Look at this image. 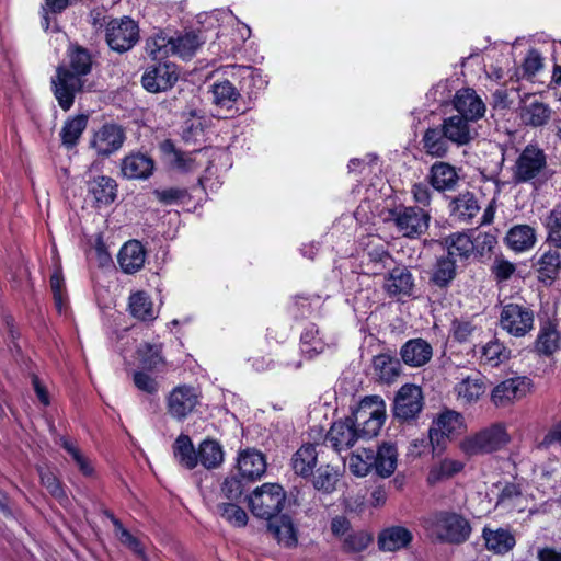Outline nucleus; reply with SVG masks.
I'll return each mask as SVG.
<instances>
[{"label": "nucleus", "mask_w": 561, "mask_h": 561, "mask_svg": "<svg viewBox=\"0 0 561 561\" xmlns=\"http://www.w3.org/2000/svg\"><path fill=\"white\" fill-rule=\"evenodd\" d=\"M560 249H549L538 261L539 272L548 278H556L561 268Z\"/></svg>", "instance_id": "nucleus-57"}, {"label": "nucleus", "mask_w": 561, "mask_h": 561, "mask_svg": "<svg viewBox=\"0 0 561 561\" xmlns=\"http://www.w3.org/2000/svg\"><path fill=\"white\" fill-rule=\"evenodd\" d=\"M449 209L454 221L467 224L479 213L480 206L472 193L465 192L450 202Z\"/></svg>", "instance_id": "nucleus-33"}, {"label": "nucleus", "mask_w": 561, "mask_h": 561, "mask_svg": "<svg viewBox=\"0 0 561 561\" xmlns=\"http://www.w3.org/2000/svg\"><path fill=\"white\" fill-rule=\"evenodd\" d=\"M331 344H333V340H328L323 334H321L316 324H309L306 327L300 337L301 353L307 355L309 358L323 353Z\"/></svg>", "instance_id": "nucleus-35"}, {"label": "nucleus", "mask_w": 561, "mask_h": 561, "mask_svg": "<svg viewBox=\"0 0 561 561\" xmlns=\"http://www.w3.org/2000/svg\"><path fill=\"white\" fill-rule=\"evenodd\" d=\"M87 123L88 117L85 115H78L68 119L60 131L62 144L67 147H73L87 128Z\"/></svg>", "instance_id": "nucleus-52"}, {"label": "nucleus", "mask_w": 561, "mask_h": 561, "mask_svg": "<svg viewBox=\"0 0 561 561\" xmlns=\"http://www.w3.org/2000/svg\"><path fill=\"white\" fill-rule=\"evenodd\" d=\"M413 539L412 533L402 526H391L383 529L378 536L380 550L394 552L407 548Z\"/></svg>", "instance_id": "nucleus-30"}, {"label": "nucleus", "mask_w": 561, "mask_h": 561, "mask_svg": "<svg viewBox=\"0 0 561 561\" xmlns=\"http://www.w3.org/2000/svg\"><path fill=\"white\" fill-rule=\"evenodd\" d=\"M442 127L447 138L458 147L468 145L478 136L477 123L457 114L446 117Z\"/></svg>", "instance_id": "nucleus-21"}, {"label": "nucleus", "mask_w": 561, "mask_h": 561, "mask_svg": "<svg viewBox=\"0 0 561 561\" xmlns=\"http://www.w3.org/2000/svg\"><path fill=\"white\" fill-rule=\"evenodd\" d=\"M386 416L385 401L378 396H370L360 400L348 419L363 438H371L381 430Z\"/></svg>", "instance_id": "nucleus-4"}, {"label": "nucleus", "mask_w": 561, "mask_h": 561, "mask_svg": "<svg viewBox=\"0 0 561 561\" xmlns=\"http://www.w3.org/2000/svg\"><path fill=\"white\" fill-rule=\"evenodd\" d=\"M137 359L144 369L158 370L163 365L161 346L150 343L140 344L137 348Z\"/></svg>", "instance_id": "nucleus-48"}, {"label": "nucleus", "mask_w": 561, "mask_h": 561, "mask_svg": "<svg viewBox=\"0 0 561 561\" xmlns=\"http://www.w3.org/2000/svg\"><path fill=\"white\" fill-rule=\"evenodd\" d=\"M225 75L238 81L240 93H244L250 100L265 89L267 81L259 69L249 66L231 65L226 67Z\"/></svg>", "instance_id": "nucleus-13"}, {"label": "nucleus", "mask_w": 561, "mask_h": 561, "mask_svg": "<svg viewBox=\"0 0 561 561\" xmlns=\"http://www.w3.org/2000/svg\"><path fill=\"white\" fill-rule=\"evenodd\" d=\"M547 230V242L553 248L561 249V204H558L547 215L543 221Z\"/></svg>", "instance_id": "nucleus-53"}, {"label": "nucleus", "mask_w": 561, "mask_h": 561, "mask_svg": "<svg viewBox=\"0 0 561 561\" xmlns=\"http://www.w3.org/2000/svg\"><path fill=\"white\" fill-rule=\"evenodd\" d=\"M483 538L485 540L486 548L495 553H505L515 545L513 535L503 528H497L495 530L484 528Z\"/></svg>", "instance_id": "nucleus-43"}, {"label": "nucleus", "mask_w": 561, "mask_h": 561, "mask_svg": "<svg viewBox=\"0 0 561 561\" xmlns=\"http://www.w3.org/2000/svg\"><path fill=\"white\" fill-rule=\"evenodd\" d=\"M447 256L455 259L458 256L460 260L467 261L474 250L472 239L466 233H456L448 239Z\"/></svg>", "instance_id": "nucleus-49"}, {"label": "nucleus", "mask_w": 561, "mask_h": 561, "mask_svg": "<svg viewBox=\"0 0 561 561\" xmlns=\"http://www.w3.org/2000/svg\"><path fill=\"white\" fill-rule=\"evenodd\" d=\"M216 512L224 519L236 527H243L248 523V515L245 511L233 502L217 504Z\"/></svg>", "instance_id": "nucleus-58"}, {"label": "nucleus", "mask_w": 561, "mask_h": 561, "mask_svg": "<svg viewBox=\"0 0 561 561\" xmlns=\"http://www.w3.org/2000/svg\"><path fill=\"white\" fill-rule=\"evenodd\" d=\"M400 358L403 364L412 368L425 366L433 356L432 345L421 337L407 341L400 348Z\"/></svg>", "instance_id": "nucleus-24"}, {"label": "nucleus", "mask_w": 561, "mask_h": 561, "mask_svg": "<svg viewBox=\"0 0 561 561\" xmlns=\"http://www.w3.org/2000/svg\"><path fill=\"white\" fill-rule=\"evenodd\" d=\"M374 465V450L364 448L360 451L353 453L348 459L350 470L358 476L365 477L373 469Z\"/></svg>", "instance_id": "nucleus-55"}, {"label": "nucleus", "mask_w": 561, "mask_h": 561, "mask_svg": "<svg viewBox=\"0 0 561 561\" xmlns=\"http://www.w3.org/2000/svg\"><path fill=\"white\" fill-rule=\"evenodd\" d=\"M463 416L453 410L442 412L430 428V440L439 445L444 438H450L463 430Z\"/></svg>", "instance_id": "nucleus-22"}, {"label": "nucleus", "mask_w": 561, "mask_h": 561, "mask_svg": "<svg viewBox=\"0 0 561 561\" xmlns=\"http://www.w3.org/2000/svg\"><path fill=\"white\" fill-rule=\"evenodd\" d=\"M174 457L187 469H193L197 465V454L194 449L191 438L181 434L173 445Z\"/></svg>", "instance_id": "nucleus-47"}, {"label": "nucleus", "mask_w": 561, "mask_h": 561, "mask_svg": "<svg viewBox=\"0 0 561 561\" xmlns=\"http://www.w3.org/2000/svg\"><path fill=\"white\" fill-rule=\"evenodd\" d=\"M485 378L480 373L460 376L454 387L457 400L463 405L476 403L485 392Z\"/></svg>", "instance_id": "nucleus-25"}, {"label": "nucleus", "mask_w": 561, "mask_h": 561, "mask_svg": "<svg viewBox=\"0 0 561 561\" xmlns=\"http://www.w3.org/2000/svg\"><path fill=\"white\" fill-rule=\"evenodd\" d=\"M112 520L115 526V534L119 541L133 550L137 556L144 558V542L124 528L118 519L113 517Z\"/></svg>", "instance_id": "nucleus-61"}, {"label": "nucleus", "mask_w": 561, "mask_h": 561, "mask_svg": "<svg viewBox=\"0 0 561 561\" xmlns=\"http://www.w3.org/2000/svg\"><path fill=\"white\" fill-rule=\"evenodd\" d=\"M202 43H204L202 35L193 32L179 35L178 37H172V55H176L184 59L190 58L195 54Z\"/></svg>", "instance_id": "nucleus-45"}, {"label": "nucleus", "mask_w": 561, "mask_h": 561, "mask_svg": "<svg viewBox=\"0 0 561 561\" xmlns=\"http://www.w3.org/2000/svg\"><path fill=\"white\" fill-rule=\"evenodd\" d=\"M165 147L170 148L168 152L169 163L174 170L183 173L195 172L204 165L206 171L209 170L215 153L209 148H203L194 152H182L176 150L171 144H165Z\"/></svg>", "instance_id": "nucleus-11"}, {"label": "nucleus", "mask_w": 561, "mask_h": 561, "mask_svg": "<svg viewBox=\"0 0 561 561\" xmlns=\"http://www.w3.org/2000/svg\"><path fill=\"white\" fill-rule=\"evenodd\" d=\"M172 37L163 33L150 36L146 42V50L154 60L163 59L172 55Z\"/></svg>", "instance_id": "nucleus-54"}, {"label": "nucleus", "mask_w": 561, "mask_h": 561, "mask_svg": "<svg viewBox=\"0 0 561 561\" xmlns=\"http://www.w3.org/2000/svg\"><path fill=\"white\" fill-rule=\"evenodd\" d=\"M50 288L53 291L55 307L58 312L61 313L66 310L67 296L64 289V279L58 273L51 275Z\"/></svg>", "instance_id": "nucleus-63"}, {"label": "nucleus", "mask_w": 561, "mask_h": 561, "mask_svg": "<svg viewBox=\"0 0 561 561\" xmlns=\"http://www.w3.org/2000/svg\"><path fill=\"white\" fill-rule=\"evenodd\" d=\"M531 388L533 381L526 376L508 378L492 390L491 400L496 407H506L525 398Z\"/></svg>", "instance_id": "nucleus-12"}, {"label": "nucleus", "mask_w": 561, "mask_h": 561, "mask_svg": "<svg viewBox=\"0 0 561 561\" xmlns=\"http://www.w3.org/2000/svg\"><path fill=\"white\" fill-rule=\"evenodd\" d=\"M398 451L394 445L383 443L378 450L374 451V465L376 472L380 477H390L397 467Z\"/></svg>", "instance_id": "nucleus-39"}, {"label": "nucleus", "mask_w": 561, "mask_h": 561, "mask_svg": "<svg viewBox=\"0 0 561 561\" xmlns=\"http://www.w3.org/2000/svg\"><path fill=\"white\" fill-rule=\"evenodd\" d=\"M92 66L93 57L87 48L79 45L69 47L65 64L57 68L51 79L54 95L64 111L70 110L76 95L84 91Z\"/></svg>", "instance_id": "nucleus-1"}, {"label": "nucleus", "mask_w": 561, "mask_h": 561, "mask_svg": "<svg viewBox=\"0 0 561 561\" xmlns=\"http://www.w3.org/2000/svg\"><path fill=\"white\" fill-rule=\"evenodd\" d=\"M318 461V450L314 444L302 445L291 457L290 466L295 474L309 479L311 478Z\"/></svg>", "instance_id": "nucleus-32"}, {"label": "nucleus", "mask_w": 561, "mask_h": 561, "mask_svg": "<svg viewBox=\"0 0 561 561\" xmlns=\"http://www.w3.org/2000/svg\"><path fill=\"white\" fill-rule=\"evenodd\" d=\"M523 500L519 488L513 483L506 484L499 494L497 505L510 508H520V502Z\"/></svg>", "instance_id": "nucleus-62"}, {"label": "nucleus", "mask_w": 561, "mask_h": 561, "mask_svg": "<svg viewBox=\"0 0 561 561\" xmlns=\"http://www.w3.org/2000/svg\"><path fill=\"white\" fill-rule=\"evenodd\" d=\"M358 438H363V435L346 416L332 424L325 436V443L340 454L352 448Z\"/></svg>", "instance_id": "nucleus-20"}, {"label": "nucleus", "mask_w": 561, "mask_h": 561, "mask_svg": "<svg viewBox=\"0 0 561 561\" xmlns=\"http://www.w3.org/2000/svg\"><path fill=\"white\" fill-rule=\"evenodd\" d=\"M179 78V71L172 62H159L148 67L142 76V87L151 92L158 93L170 89Z\"/></svg>", "instance_id": "nucleus-15"}, {"label": "nucleus", "mask_w": 561, "mask_h": 561, "mask_svg": "<svg viewBox=\"0 0 561 561\" xmlns=\"http://www.w3.org/2000/svg\"><path fill=\"white\" fill-rule=\"evenodd\" d=\"M105 39L111 49L124 53L139 39V27L130 18L112 19L105 30Z\"/></svg>", "instance_id": "nucleus-9"}, {"label": "nucleus", "mask_w": 561, "mask_h": 561, "mask_svg": "<svg viewBox=\"0 0 561 561\" xmlns=\"http://www.w3.org/2000/svg\"><path fill=\"white\" fill-rule=\"evenodd\" d=\"M88 192L98 206L112 204L117 196L116 181L110 176L100 175L88 182Z\"/></svg>", "instance_id": "nucleus-31"}, {"label": "nucleus", "mask_w": 561, "mask_h": 561, "mask_svg": "<svg viewBox=\"0 0 561 561\" xmlns=\"http://www.w3.org/2000/svg\"><path fill=\"white\" fill-rule=\"evenodd\" d=\"M414 280L411 272L405 266H396L391 268L389 276L385 280V288L389 295H412Z\"/></svg>", "instance_id": "nucleus-37"}, {"label": "nucleus", "mask_w": 561, "mask_h": 561, "mask_svg": "<svg viewBox=\"0 0 561 561\" xmlns=\"http://www.w3.org/2000/svg\"><path fill=\"white\" fill-rule=\"evenodd\" d=\"M456 260L450 256L443 255L437 259L436 264L433 267L431 282L434 285L444 288L453 282V279L456 277Z\"/></svg>", "instance_id": "nucleus-42"}, {"label": "nucleus", "mask_w": 561, "mask_h": 561, "mask_svg": "<svg viewBox=\"0 0 561 561\" xmlns=\"http://www.w3.org/2000/svg\"><path fill=\"white\" fill-rule=\"evenodd\" d=\"M536 242V229L529 225H515L505 236L506 245L516 253L533 249Z\"/></svg>", "instance_id": "nucleus-29"}, {"label": "nucleus", "mask_w": 561, "mask_h": 561, "mask_svg": "<svg viewBox=\"0 0 561 561\" xmlns=\"http://www.w3.org/2000/svg\"><path fill=\"white\" fill-rule=\"evenodd\" d=\"M374 369L381 380L391 382L400 375L401 363L393 356L380 354L374 358Z\"/></svg>", "instance_id": "nucleus-46"}, {"label": "nucleus", "mask_w": 561, "mask_h": 561, "mask_svg": "<svg viewBox=\"0 0 561 561\" xmlns=\"http://www.w3.org/2000/svg\"><path fill=\"white\" fill-rule=\"evenodd\" d=\"M511 442L506 425L493 423L465 436L459 443L460 451L468 458L491 455Z\"/></svg>", "instance_id": "nucleus-3"}, {"label": "nucleus", "mask_w": 561, "mask_h": 561, "mask_svg": "<svg viewBox=\"0 0 561 561\" xmlns=\"http://www.w3.org/2000/svg\"><path fill=\"white\" fill-rule=\"evenodd\" d=\"M551 107L541 102L536 95L526 94L519 103L518 117L522 125L538 128L546 125L551 118Z\"/></svg>", "instance_id": "nucleus-16"}, {"label": "nucleus", "mask_w": 561, "mask_h": 561, "mask_svg": "<svg viewBox=\"0 0 561 561\" xmlns=\"http://www.w3.org/2000/svg\"><path fill=\"white\" fill-rule=\"evenodd\" d=\"M243 490L244 480H242L234 471H232L221 484V495L231 502L238 501L243 494Z\"/></svg>", "instance_id": "nucleus-60"}, {"label": "nucleus", "mask_w": 561, "mask_h": 561, "mask_svg": "<svg viewBox=\"0 0 561 561\" xmlns=\"http://www.w3.org/2000/svg\"><path fill=\"white\" fill-rule=\"evenodd\" d=\"M340 472L339 469L324 465L318 467L308 480L311 481L313 488L324 494H330L335 490V485L339 481Z\"/></svg>", "instance_id": "nucleus-40"}, {"label": "nucleus", "mask_w": 561, "mask_h": 561, "mask_svg": "<svg viewBox=\"0 0 561 561\" xmlns=\"http://www.w3.org/2000/svg\"><path fill=\"white\" fill-rule=\"evenodd\" d=\"M128 307L130 314L141 321H151L158 314L151 298L145 291L131 294Z\"/></svg>", "instance_id": "nucleus-41"}, {"label": "nucleus", "mask_w": 561, "mask_h": 561, "mask_svg": "<svg viewBox=\"0 0 561 561\" xmlns=\"http://www.w3.org/2000/svg\"><path fill=\"white\" fill-rule=\"evenodd\" d=\"M463 467L465 465L461 460L445 458L431 468L427 480L430 483H436L439 480L448 479L457 474Z\"/></svg>", "instance_id": "nucleus-51"}, {"label": "nucleus", "mask_w": 561, "mask_h": 561, "mask_svg": "<svg viewBox=\"0 0 561 561\" xmlns=\"http://www.w3.org/2000/svg\"><path fill=\"white\" fill-rule=\"evenodd\" d=\"M454 107L457 115L470 118L477 123L484 116L485 104L473 89L465 88L458 90L454 96Z\"/></svg>", "instance_id": "nucleus-23"}, {"label": "nucleus", "mask_w": 561, "mask_h": 561, "mask_svg": "<svg viewBox=\"0 0 561 561\" xmlns=\"http://www.w3.org/2000/svg\"><path fill=\"white\" fill-rule=\"evenodd\" d=\"M511 174L514 184H530L538 191L552 179L554 171L549 167L543 149L527 145L511 167Z\"/></svg>", "instance_id": "nucleus-2"}, {"label": "nucleus", "mask_w": 561, "mask_h": 561, "mask_svg": "<svg viewBox=\"0 0 561 561\" xmlns=\"http://www.w3.org/2000/svg\"><path fill=\"white\" fill-rule=\"evenodd\" d=\"M117 260L123 272L133 274L144 266L146 251L139 241L130 240L122 247Z\"/></svg>", "instance_id": "nucleus-28"}, {"label": "nucleus", "mask_w": 561, "mask_h": 561, "mask_svg": "<svg viewBox=\"0 0 561 561\" xmlns=\"http://www.w3.org/2000/svg\"><path fill=\"white\" fill-rule=\"evenodd\" d=\"M561 339L557 325L552 322H545L539 330L536 340V351L540 355L551 356L560 350Z\"/></svg>", "instance_id": "nucleus-38"}, {"label": "nucleus", "mask_w": 561, "mask_h": 561, "mask_svg": "<svg viewBox=\"0 0 561 561\" xmlns=\"http://www.w3.org/2000/svg\"><path fill=\"white\" fill-rule=\"evenodd\" d=\"M389 220L403 237L416 238L428 229L430 215L421 207L399 206L390 211Z\"/></svg>", "instance_id": "nucleus-7"}, {"label": "nucleus", "mask_w": 561, "mask_h": 561, "mask_svg": "<svg viewBox=\"0 0 561 561\" xmlns=\"http://www.w3.org/2000/svg\"><path fill=\"white\" fill-rule=\"evenodd\" d=\"M423 408V396L420 387L407 383L397 392L393 403L394 416L400 420H412Z\"/></svg>", "instance_id": "nucleus-14"}, {"label": "nucleus", "mask_w": 561, "mask_h": 561, "mask_svg": "<svg viewBox=\"0 0 561 561\" xmlns=\"http://www.w3.org/2000/svg\"><path fill=\"white\" fill-rule=\"evenodd\" d=\"M153 169V160L144 153H131L122 161V173L127 179H147Z\"/></svg>", "instance_id": "nucleus-34"}, {"label": "nucleus", "mask_w": 561, "mask_h": 561, "mask_svg": "<svg viewBox=\"0 0 561 561\" xmlns=\"http://www.w3.org/2000/svg\"><path fill=\"white\" fill-rule=\"evenodd\" d=\"M451 330L457 341L466 342L474 334L477 327L470 320H455Z\"/></svg>", "instance_id": "nucleus-64"}, {"label": "nucleus", "mask_w": 561, "mask_h": 561, "mask_svg": "<svg viewBox=\"0 0 561 561\" xmlns=\"http://www.w3.org/2000/svg\"><path fill=\"white\" fill-rule=\"evenodd\" d=\"M472 353L481 366L491 368L499 367L511 357V350L497 339L491 340L483 345H476Z\"/></svg>", "instance_id": "nucleus-26"}, {"label": "nucleus", "mask_w": 561, "mask_h": 561, "mask_svg": "<svg viewBox=\"0 0 561 561\" xmlns=\"http://www.w3.org/2000/svg\"><path fill=\"white\" fill-rule=\"evenodd\" d=\"M167 413L174 420L183 421L197 411L201 393L192 386L182 385L173 388L165 398Z\"/></svg>", "instance_id": "nucleus-8"}, {"label": "nucleus", "mask_w": 561, "mask_h": 561, "mask_svg": "<svg viewBox=\"0 0 561 561\" xmlns=\"http://www.w3.org/2000/svg\"><path fill=\"white\" fill-rule=\"evenodd\" d=\"M247 499L248 506L255 517L270 520L282 511L286 493L278 483H264Z\"/></svg>", "instance_id": "nucleus-5"}, {"label": "nucleus", "mask_w": 561, "mask_h": 561, "mask_svg": "<svg viewBox=\"0 0 561 561\" xmlns=\"http://www.w3.org/2000/svg\"><path fill=\"white\" fill-rule=\"evenodd\" d=\"M267 531L279 543H283L286 547H293L297 542L293 524L284 516L274 520L270 519Z\"/></svg>", "instance_id": "nucleus-44"}, {"label": "nucleus", "mask_w": 561, "mask_h": 561, "mask_svg": "<svg viewBox=\"0 0 561 561\" xmlns=\"http://www.w3.org/2000/svg\"><path fill=\"white\" fill-rule=\"evenodd\" d=\"M427 178L432 187L438 192L454 190L459 181L457 169L443 161H437L431 167Z\"/></svg>", "instance_id": "nucleus-27"}, {"label": "nucleus", "mask_w": 561, "mask_h": 561, "mask_svg": "<svg viewBox=\"0 0 561 561\" xmlns=\"http://www.w3.org/2000/svg\"><path fill=\"white\" fill-rule=\"evenodd\" d=\"M213 103L229 112L230 115L243 113L247 107H241L242 95L238 88L229 80L216 81L209 90Z\"/></svg>", "instance_id": "nucleus-19"}, {"label": "nucleus", "mask_w": 561, "mask_h": 561, "mask_svg": "<svg viewBox=\"0 0 561 561\" xmlns=\"http://www.w3.org/2000/svg\"><path fill=\"white\" fill-rule=\"evenodd\" d=\"M500 325L513 336H524L534 328V311L525 304H506L501 311Z\"/></svg>", "instance_id": "nucleus-10"}, {"label": "nucleus", "mask_w": 561, "mask_h": 561, "mask_svg": "<svg viewBox=\"0 0 561 561\" xmlns=\"http://www.w3.org/2000/svg\"><path fill=\"white\" fill-rule=\"evenodd\" d=\"M197 461L205 468H216L224 461L221 446L215 440H204L198 449Z\"/></svg>", "instance_id": "nucleus-50"}, {"label": "nucleus", "mask_w": 561, "mask_h": 561, "mask_svg": "<svg viewBox=\"0 0 561 561\" xmlns=\"http://www.w3.org/2000/svg\"><path fill=\"white\" fill-rule=\"evenodd\" d=\"M474 243L473 254L479 261H484L491 257L493 249L497 244L496 236L490 232H480L472 240Z\"/></svg>", "instance_id": "nucleus-59"}, {"label": "nucleus", "mask_w": 561, "mask_h": 561, "mask_svg": "<svg viewBox=\"0 0 561 561\" xmlns=\"http://www.w3.org/2000/svg\"><path fill=\"white\" fill-rule=\"evenodd\" d=\"M265 456L256 450L247 448L241 450L237 458L236 472L244 482H255L260 480L266 471Z\"/></svg>", "instance_id": "nucleus-18"}, {"label": "nucleus", "mask_w": 561, "mask_h": 561, "mask_svg": "<svg viewBox=\"0 0 561 561\" xmlns=\"http://www.w3.org/2000/svg\"><path fill=\"white\" fill-rule=\"evenodd\" d=\"M373 541V536L365 530H352L341 542V548L347 553H358L368 548Z\"/></svg>", "instance_id": "nucleus-56"}, {"label": "nucleus", "mask_w": 561, "mask_h": 561, "mask_svg": "<svg viewBox=\"0 0 561 561\" xmlns=\"http://www.w3.org/2000/svg\"><path fill=\"white\" fill-rule=\"evenodd\" d=\"M424 151L437 158L446 157L451 148V140L445 135V129L442 125L434 128H428L422 139Z\"/></svg>", "instance_id": "nucleus-36"}, {"label": "nucleus", "mask_w": 561, "mask_h": 561, "mask_svg": "<svg viewBox=\"0 0 561 561\" xmlns=\"http://www.w3.org/2000/svg\"><path fill=\"white\" fill-rule=\"evenodd\" d=\"M125 139L126 135L121 126L106 124L94 133L91 147L99 156L110 157L122 148Z\"/></svg>", "instance_id": "nucleus-17"}, {"label": "nucleus", "mask_w": 561, "mask_h": 561, "mask_svg": "<svg viewBox=\"0 0 561 561\" xmlns=\"http://www.w3.org/2000/svg\"><path fill=\"white\" fill-rule=\"evenodd\" d=\"M433 535L444 541L460 543L467 540L471 528L468 522L455 513H439L426 520Z\"/></svg>", "instance_id": "nucleus-6"}]
</instances>
